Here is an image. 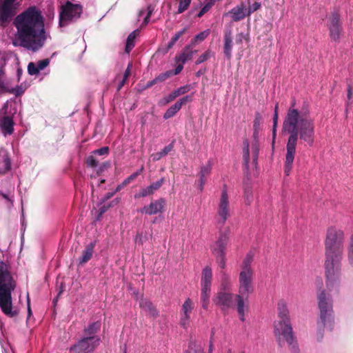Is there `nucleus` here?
Here are the masks:
<instances>
[{
	"label": "nucleus",
	"mask_w": 353,
	"mask_h": 353,
	"mask_svg": "<svg viewBox=\"0 0 353 353\" xmlns=\"http://www.w3.org/2000/svg\"><path fill=\"white\" fill-rule=\"evenodd\" d=\"M283 131L289 133L286 145L284 172L289 175L294 159L298 136L312 145L314 138V121L307 111L300 112L294 108V102L289 108L283 124Z\"/></svg>",
	"instance_id": "nucleus-1"
},
{
	"label": "nucleus",
	"mask_w": 353,
	"mask_h": 353,
	"mask_svg": "<svg viewBox=\"0 0 353 353\" xmlns=\"http://www.w3.org/2000/svg\"><path fill=\"white\" fill-rule=\"evenodd\" d=\"M14 24L17 30L12 40L14 46H20L33 52L43 48L47 36L41 11L30 6L16 17Z\"/></svg>",
	"instance_id": "nucleus-2"
},
{
	"label": "nucleus",
	"mask_w": 353,
	"mask_h": 353,
	"mask_svg": "<svg viewBox=\"0 0 353 353\" xmlns=\"http://www.w3.org/2000/svg\"><path fill=\"white\" fill-rule=\"evenodd\" d=\"M344 241L345 234L341 228L331 225L327 228L324 244L326 285L328 288L339 282Z\"/></svg>",
	"instance_id": "nucleus-3"
},
{
	"label": "nucleus",
	"mask_w": 353,
	"mask_h": 353,
	"mask_svg": "<svg viewBox=\"0 0 353 353\" xmlns=\"http://www.w3.org/2000/svg\"><path fill=\"white\" fill-rule=\"evenodd\" d=\"M254 253L249 251L243 258L241 265L239 274V294L235 295L236 309L240 319L245 320V311L248 309V301L249 295L254 292L253 281L254 278V269L252 263Z\"/></svg>",
	"instance_id": "nucleus-4"
},
{
	"label": "nucleus",
	"mask_w": 353,
	"mask_h": 353,
	"mask_svg": "<svg viewBox=\"0 0 353 353\" xmlns=\"http://www.w3.org/2000/svg\"><path fill=\"white\" fill-rule=\"evenodd\" d=\"M15 288V283L11 275L9 265L0 261V307L7 316H14L17 314L12 310V292Z\"/></svg>",
	"instance_id": "nucleus-5"
},
{
	"label": "nucleus",
	"mask_w": 353,
	"mask_h": 353,
	"mask_svg": "<svg viewBox=\"0 0 353 353\" xmlns=\"http://www.w3.org/2000/svg\"><path fill=\"white\" fill-rule=\"evenodd\" d=\"M278 320L274 322V332L279 342H286L292 350H296V345L290 325L289 311L284 302L278 304Z\"/></svg>",
	"instance_id": "nucleus-6"
},
{
	"label": "nucleus",
	"mask_w": 353,
	"mask_h": 353,
	"mask_svg": "<svg viewBox=\"0 0 353 353\" xmlns=\"http://www.w3.org/2000/svg\"><path fill=\"white\" fill-rule=\"evenodd\" d=\"M318 307L319 310L320 321L319 325L325 327L330 330L332 327L334 322V311L332 297L324 290L317 293Z\"/></svg>",
	"instance_id": "nucleus-7"
},
{
	"label": "nucleus",
	"mask_w": 353,
	"mask_h": 353,
	"mask_svg": "<svg viewBox=\"0 0 353 353\" xmlns=\"http://www.w3.org/2000/svg\"><path fill=\"white\" fill-rule=\"evenodd\" d=\"M230 241L229 230L221 232L218 239L210 246L212 254L216 261L222 270L226 267V248Z\"/></svg>",
	"instance_id": "nucleus-8"
},
{
	"label": "nucleus",
	"mask_w": 353,
	"mask_h": 353,
	"mask_svg": "<svg viewBox=\"0 0 353 353\" xmlns=\"http://www.w3.org/2000/svg\"><path fill=\"white\" fill-rule=\"evenodd\" d=\"M82 12V8L79 4L68 1L61 7L59 14V27L63 28L79 19Z\"/></svg>",
	"instance_id": "nucleus-9"
},
{
	"label": "nucleus",
	"mask_w": 353,
	"mask_h": 353,
	"mask_svg": "<svg viewBox=\"0 0 353 353\" xmlns=\"http://www.w3.org/2000/svg\"><path fill=\"white\" fill-rule=\"evenodd\" d=\"M216 214L218 216L217 223L223 226L230 217L231 210L230 205L229 194L226 185L221 190L220 198L217 205Z\"/></svg>",
	"instance_id": "nucleus-10"
},
{
	"label": "nucleus",
	"mask_w": 353,
	"mask_h": 353,
	"mask_svg": "<svg viewBox=\"0 0 353 353\" xmlns=\"http://www.w3.org/2000/svg\"><path fill=\"white\" fill-rule=\"evenodd\" d=\"M100 343L99 337H84L70 348V353H89Z\"/></svg>",
	"instance_id": "nucleus-11"
},
{
	"label": "nucleus",
	"mask_w": 353,
	"mask_h": 353,
	"mask_svg": "<svg viewBox=\"0 0 353 353\" xmlns=\"http://www.w3.org/2000/svg\"><path fill=\"white\" fill-rule=\"evenodd\" d=\"M8 104L7 101L0 110V130L4 137L11 135L14 132V122L12 117L8 115Z\"/></svg>",
	"instance_id": "nucleus-12"
},
{
	"label": "nucleus",
	"mask_w": 353,
	"mask_h": 353,
	"mask_svg": "<svg viewBox=\"0 0 353 353\" xmlns=\"http://www.w3.org/2000/svg\"><path fill=\"white\" fill-rule=\"evenodd\" d=\"M327 26L331 39L334 41H339L342 32V27L340 23V15L337 11L333 12L330 16Z\"/></svg>",
	"instance_id": "nucleus-13"
},
{
	"label": "nucleus",
	"mask_w": 353,
	"mask_h": 353,
	"mask_svg": "<svg viewBox=\"0 0 353 353\" xmlns=\"http://www.w3.org/2000/svg\"><path fill=\"white\" fill-rule=\"evenodd\" d=\"M16 1L0 0V26H3L15 14Z\"/></svg>",
	"instance_id": "nucleus-14"
},
{
	"label": "nucleus",
	"mask_w": 353,
	"mask_h": 353,
	"mask_svg": "<svg viewBox=\"0 0 353 353\" xmlns=\"http://www.w3.org/2000/svg\"><path fill=\"white\" fill-rule=\"evenodd\" d=\"M259 154V144L256 140L252 142L251 144L245 139L243 142V159L244 164L248 167L250 158L255 162L257 160Z\"/></svg>",
	"instance_id": "nucleus-15"
},
{
	"label": "nucleus",
	"mask_w": 353,
	"mask_h": 353,
	"mask_svg": "<svg viewBox=\"0 0 353 353\" xmlns=\"http://www.w3.org/2000/svg\"><path fill=\"white\" fill-rule=\"evenodd\" d=\"M233 297L231 291H220L213 298V302L222 310H227L232 306Z\"/></svg>",
	"instance_id": "nucleus-16"
},
{
	"label": "nucleus",
	"mask_w": 353,
	"mask_h": 353,
	"mask_svg": "<svg viewBox=\"0 0 353 353\" xmlns=\"http://www.w3.org/2000/svg\"><path fill=\"white\" fill-rule=\"evenodd\" d=\"M166 205V201L164 199L160 198L159 199L152 201L149 205H145L140 210V212L148 215L157 214L163 212Z\"/></svg>",
	"instance_id": "nucleus-17"
},
{
	"label": "nucleus",
	"mask_w": 353,
	"mask_h": 353,
	"mask_svg": "<svg viewBox=\"0 0 353 353\" xmlns=\"http://www.w3.org/2000/svg\"><path fill=\"white\" fill-rule=\"evenodd\" d=\"M194 308V303L190 299H187L181 308L180 324L186 327L190 323V314Z\"/></svg>",
	"instance_id": "nucleus-18"
},
{
	"label": "nucleus",
	"mask_w": 353,
	"mask_h": 353,
	"mask_svg": "<svg viewBox=\"0 0 353 353\" xmlns=\"http://www.w3.org/2000/svg\"><path fill=\"white\" fill-rule=\"evenodd\" d=\"M192 101V95H187L182 98H181L179 101H177L174 105L170 106L165 112L163 115V118L165 119H168L174 117L176 112H178L181 108L182 105L185 104L188 102H190Z\"/></svg>",
	"instance_id": "nucleus-19"
},
{
	"label": "nucleus",
	"mask_w": 353,
	"mask_h": 353,
	"mask_svg": "<svg viewBox=\"0 0 353 353\" xmlns=\"http://www.w3.org/2000/svg\"><path fill=\"white\" fill-rule=\"evenodd\" d=\"M49 59H44L36 62H30L28 65V74L33 75H38L41 71L43 70L50 64Z\"/></svg>",
	"instance_id": "nucleus-20"
},
{
	"label": "nucleus",
	"mask_w": 353,
	"mask_h": 353,
	"mask_svg": "<svg viewBox=\"0 0 353 353\" xmlns=\"http://www.w3.org/2000/svg\"><path fill=\"white\" fill-rule=\"evenodd\" d=\"M230 17L234 21H239L249 16L247 12V8L243 3H241L234 7L228 13Z\"/></svg>",
	"instance_id": "nucleus-21"
},
{
	"label": "nucleus",
	"mask_w": 353,
	"mask_h": 353,
	"mask_svg": "<svg viewBox=\"0 0 353 353\" xmlns=\"http://www.w3.org/2000/svg\"><path fill=\"white\" fill-rule=\"evenodd\" d=\"M164 179L162 178L159 181L152 183L150 185L141 189L138 193L134 195L135 199H139L141 197H145L154 194L163 185Z\"/></svg>",
	"instance_id": "nucleus-22"
},
{
	"label": "nucleus",
	"mask_w": 353,
	"mask_h": 353,
	"mask_svg": "<svg viewBox=\"0 0 353 353\" xmlns=\"http://www.w3.org/2000/svg\"><path fill=\"white\" fill-rule=\"evenodd\" d=\"M11 169V161L6 150L0 149V175L6 174Z\"/></svg>",
	"instance_id": "nucleus-23"
},
{
	"label": "nucleus",
	"mask_w": 353,
	"mask_h": 353,
	"mask_svg": "<svg viewBox=\"0 0 353 353\" xmlns=\"http://www.w3.org/2000/svg\"><path fill=\"white\" fill-rule=\"evenodd\" d=\"M223 53L227 59H230L232 51V32L228 29L225 31L223 38Z\"/></svg>",
	"instance_id": "nucleus-24"
},
{
	"label": "nucleus",
	"mask_w": 353,
	"mask_h": 353,
	"mask_svg": "<svg viewBox=\"0 0 353 353\" xmlns=\"http://www.w3.org/2000/svg\"><path fill=\"white\" fill-rule=\"evenodd\" d=\"M212 169V163L208 161L205 165L201 167L199 172V189L203 190L204 185L207 181Z\"/></svg>",
	"instance_id": "nucleus-25"
},
{
	"label": "nucleus",
	"mask_w": 353,
	"mask_h": 353,
	"mask_svg": "<svg viewBox=\"0 0 353 353\" xmlns=\"http://www.w3.org/2000/svg\"><path fill=\"white\" fill-rule=\"evenodd\" d=\"M212 281V270L210 266H205L201 272V287L211 288Z\"/></svg>",
	"instance_id": "nucleus-26"
},
{
	"label": "nucleus",
	"mask_w": 353,
	"mask_h": 353,
	"mask_svg": "<svg viewBox=\"0 0 353 353\" xmlns=\"http://www.w3.org/2000/svg\"><path fill=\"white\" fill-rule=\"evenodd\" d=\"M196 52V50H192L190 46H186L179 55L176 56L175 61L184 64L187 61L191 59Z\"/></svg>",
	"instance_id": "nucleus-27"
},
{
	"label": "nucleus",
	"mask_w": 353,
	"mask_h": 353,
	"mask_svg": "<svg viewBox=\"0 0 353 353\" xmlns=\"http://www.w3.org/2000/svg\"><path fill=\"white\" fill-rule=\"evenodd\" d=\"M94 247L95 242H91L86 245L85 250L82 252L81 257L79 259L80 264H84L91 259L94 253Z\"/></svg>",
	"instance_id": "nucleus-28"
},
{
	"label": "nucleus",
	"mask_w": 353,
	"mask_h": 353,
	"mask_svg": "<svg viewBox=\"0 0 353 353\" xmlns=\"http://www.w3.org/2000/svg\"><path fill=\"white\" fill-rule=\"evenodd\" d=\"M139 306L152 316H156L158 314L157 310L153 304L146 299L141 300Z\"/></svg>",
	"instance_id": "nucleus-29"
},
{
	"label": "nucleus",
	"mask_w": 353,
	"mask_h": 353,
	"mask_svg": "<svg viewBox=\"0 0 353 353\" xmlns=\"http://www.w3.org/2000/svg\"><path fill=\"white\" fill-rule=\"evenodd\" d=\"M101 327V323L99 321L94 322L89 324L84 329L85 337H98L96 336V333L99 330Z\"/></svg>",
	"instance_id": "nucleus-30"
},
{
	"label": "nucleus",
	"mask_w": 353,
	"mask_h": 353,
	"mask_svg": "<svg viewBox=\"0 0 353 353\" xmlns=\"http://www.w3.org/2000/svg\"><path fill=\"white\" fill-rule=\"evenodd\" d=\"M10 81L6 76L5 70L0 68V97L8 90Z\"/></svg>",
	"instance_id": "nucleus-31"
},
{
	"label": "nucleus",
	"mask_w": 353,
	"mask_h": 353,
	"mask_svg": "<svg viewBox=\"0 0 353 353\" xmlns=\"http://www.w3.org/2000/svg\"><path fill=\"white\" fill-rule=\"evenodd\" d=\"M232 280L230 276L225 272H221V290L220 291H231Z\"/></svg>",
	"instance_id": "nucleus-32"
},
{
	"label": "nucleus",
	"mask_w": 353,
	"mask_h": 353,
	"mask_svg": "<svg viewBox=\"0 0 353 353\" xmlns=\"http://www.w3.org/2000/svg\"><path fill=\"white\" fill-rule=\"evenodd\" d=\"M201 301L202 307L206 310L208 307L210 302L211 288L201 287Z\"/></svg>",
	"instance_id": "nucleus-33"
},
{
	"label": "nucleus",
	"mask_w": 353,
	"mask_h": 353,
	"mask_svg": "<svg viewBox=\"0 0 353 353\" xmlns=\"http://www.w3.org/2000/svg\"><path fill=\"white\" fill-rule=\"evenodd\" d=\"M26 89V87L23 84L17 85L16 87H13L11 81H10L8 85V90H7L6 93L12 94H14L16 97H18L21 95L25 92Z\"/></svg>",
	"instance_id": "nucleus-34"
},
{
	"label": "nucleus",
	"mask_w": 353,
	"mask_h": 353,
	"mask_svg": "<svg viewBox=\"0 0 353 353\" xmlns=\"http://www.w3.org/2000/svg\"><path fill=\"white\" fill-rule=\"evenodd\" d=\"M139 30H135L130 34L127 39L125 51L129 53L134 46V39L139 34Z\"/></svg>",
	"instance_id": "nucleus-35"
},
{
	"label": "nucleus",
	"mask_w": 353,
	"mask_h": 353,
	"mask_svg": "<svg viewBox=\"0 0 353 353\" xmlns=\"http://www.w3.org/2000/svg\"><path fill=\"white\" fill-rule=\"evenodd\" d=\"M243 198L246 205H250L253 199L252 190L251 186L246 183L243 187Z\"/></svg>",
	"instance_id": "nucleus-36"
},
{
	"label": "nucleus",
	"mask_w": 353,
	"mask_h": 353,
	"mask_svg": "<svg viewBox=\"0 0 353 353\" xmlns=\"http://www.w3.org/2000/svg\"><path fill=\"white\" fill-rule=\"evenodd\" d=\"M172 145L170 144L167 146H165L163 150H161L160 152H158L155 154H153L151 155V158L154 161H159L162 157L167 155L172 150Z\"/></svg>",
	"instance_id": "nucleus-37"
},
{
	"label": "nucleus",
	"mask_w": 353,
	"mask_h": 353,
	"mask_svg": "<svg viewBox=\"0 0 353 353\" xmlns=\"http://www.w3.org/2000/svg\"><path fill=\"white\" fill-rule=\"evenodd\" d=\"M210 34V30H204L195 36V37L192 40L191 44L196 45L198 43H200L204 41Z\"/></svg>",
	"instance_id": "nucleus-38"
},
{
	"label": "nucleus",
	"mask_w": 353,
	"mask_h": 353,
	"mask_svg": "<svg viewBox=\"0 0 353 353\" xmlns=\"http://www.w3.org/2000/svg\"><path fill=\"white\" fill-rule=\"evenodd\" d=\"M186 30L187 28H184L183 30L175 33L174 35L171 39V40L168 43V48H172L173 46L175 44V43L179 39V38L186 32Z\"/></svg>",
	"instance_id": "nucleus-39"
},
{
	"label": "nucleus",
	"mask_w": 353,
	"mask_h": 353,
	"mask_svg": "<svg viewBox=\"0 0 353 353\" xmlns=\"http://www.w3.org/2000/svg\"><path fill=\"white\" fill-rule=\"evenodd\" d=\"M192 88V85L190 84L181 86L179 88L174 90L173 91L174 94L176 96V97H178L180 95L184 94L187 92H188Z\"/></svg>",
	"instance_id": "nucleus-40"
},
{
	"label": "nucleus",
	"mask_w": 353,
	"mask_h": 353,
	"mask_svg": "<svg viewBox=\"0 0 353 353\" xmlns=\"http://www.w3.org/2000/svg\"><path fill=\"white\" fill-rule=\"evenodd\" d=\"M347 259L350 265L353 266V234L350 237L347 247Z\"/></svg>",
	"instance_id": "nucleus-41"
},
{
	"label": "nucleus",
	"mask_w": 353,
	"mask_h": 353,
	"mask_svg": "<svg viewBox=\"0 0 353 353\" xmlns=\"http://www.w3.org/2000/svg\"><path fill=\"white\" fill-rule=\"evenodd\" d=\"M143 170V167L142 166L139 170L135 172L134 173H133L130 176H129L128 178H126L123 181V185H127L131 181L134 180L142 172Z\"/></svg>",
	"instance_id": "nucleus-42"
},
{
	"label": "nucleus",
	"mask_w": 353,
	"mask_h": 353,
	"mask_svg": "<svg viewBox=\"0 0 353 353\" xmlns=\"http://www.w3.org/2000/svg\"><path fill=\"white\" fill-rule=\"evenodd\" d=\"M176 98V96L174 94V92H172V93H170L168 96H165L163 99H161L159 101V104L160 105H165L168 103H169L172 102V101H174Z\"/></svg>",
	"instance_id": "nucleus-43"
},
{
	"label": "nucleus",
	"mask_w": 353,
	"mask_h": 353,
	"mask_svg": "<svg viewBox=\"0 0 353 353\" xmlns=\"http://www.w3.org/2000/svg\"><path fill=\"white\" fill-rule=\"evenodd\" d=\"M191 1L192 0H180L178 7V13H182L186 10L189 7Z\"/></svg>",
	"instance_id": "nucleus-44"
},
{
	"label": "nucleus",
	"mask_w": 353,
	"mask_h": 353,
	"mask_svg": "<svg viewBox=\"0 0 353 353\" xmlns=\"http://www.w3.org/2000/svg\"><path fill=\"white\" fill-rule=\"evenodd\" d=\"M261 5L259 2H254L253 4L250 5L248 8H247V12L248 15L250 16L254 12L258 10L261 8Z\"/></svg>",
	"instance_id": "nucleus-45"
},
{
	"label": "nucleus",
	"mask_w": 353,
	"mask_h": 353,
	"mask_svg": "<svg viewBox=\"0 0 353 353\" xmlns=\"http://www.w3.org/2000/svg\"><path fill=\"white\" fill-rule=\"evenodd\" d=\"M213 6L210 3V2L208 0V1L204 4L203 7L201 8L200 12L198 13V17H201L205 13H206Z\"/></svg>",
	"instance_id": "nucleus-46"
},
{
	"label": "nucleus",
	"mask_w": 353,
	"mask_h": 353,
	"mask_svg": "<svg viewBox=\"0 0 353 353\" xmlns=\"http://www.w3.org/2000/svg\"><path fill=\"white\" fill-rule=\"evenodd\" d=\"M210 51L207 50L203 54H202L201 55L199 56V57L198 58V59L196 61V63L200 64V63L205 61L206 60H208L210 58Z\"/></svg>",
	"instance_id": "nucleus-47"
},
{
	"label": "nucleus",
	"mask_w": 353,
	"mask_h": 353,
	"mask_svg": "<svg viewBox=\"0 0 353 353\" xmlns=\"http://www.w3.org/2000/svg\"><path fill=\"white\" fill-rule=\"evenodd\" d=\"M172 74H173V71L170 70V71H167L164 73L161 74L156 78L158 81H163L165 79H167L168 77H170L171 75H173Z\"/></svg>",
	"instance_id": "nucleus-48"
},
{
	"label": "nucleus",
	"mask_w": 353,
	"mask_h": 353,
	"mask_svg": "<svg viewBox=\"0 0 353 353\" xmlns=\"http://www.w3.org/2000/svg\"><path fill=\"white\" fill-rule=\"evenodd\" d=\"M347 105L350 106L352 104V98L353 97V88L350 85H347Z\"/></svg>",
	"instance_id": "nucleus-49"
},
{
	"label": "nucleus",
	"mask_w": 353,
	"mask_h": 353,
	"mask_svg": "<svg viewBox=\"0 0 353 353\" xmlns=\"http://www.w3.org/2000/svg\"><path fill=\"white\" fill-rule=\"evenodd\" d=\"M279 118V114H274L273 117V128H272V135L273 139H275L276 134V125H277V121Z\"/></svg>",
	"instance_id": "nucleus-50"
},
{
	"label": "nucleus",
	"mask_w": 353,
	"mask_h": 353,
	"mask_svg": "<svg viewBox=\"0 0 353 353\" xmlns=\"http://www.w3.org/2000/svg\"><path fill=\"white\" fill-rule=\"evenodd\" d=\"M132 67V63H128V68H127V69L125 70V73H124V79H123V82H122V83H121V86L123 85V83H124L125 81V80L128 78V77L130 76V72H131Z\"/></svg>",
	"instance_id": "nucleus-51"
},
{
	"label": "nucleus",
	"mask_w": 353,
	"mask_h": 353,
	"mask_svg": "<svg viewBox=\"0 0 353 353\" xmlns=\"http://www.w3.org/2000/svg\"><path fill=\"white\" fill-rule=\"evenodd\" d=\"M108 150H109V149L108 147H103L99 150H95L94 153L97 154L99 155H104V154H108Z\"/></svg>",
	"instance_id": "nucleus-52"
},
{
	"label": "nucleus",
	"mask_w": 353,
	"mask_h": 353,
	"mask_svg": "<svg viewBox=\"0 0 353 353\" xmlns=\"http://www.w3.org/2000/svg\"><path fill=\"white\" fill-rule=\"evenodd\" d=\"M6 63V55L0 52V68L4 69V66Z\"/></svg>",
	"instance_id": "nucleus-53"
},
{
	"label": "nucleus",
	"mask_w": 353,
	"mask_h": 353,
	"mask_svg": "<svg viewBox=\"0 0 353 353\" xmlns=\"http://www.w3.org/2000/svg\"><path fill=\"white\" fill-rule=\"evenodd\" d=\"M87 164L90 167H96L97 161L92 157H90L87 159Z\"/></svg>",
	"instance_id": "nucleus-54"
},
{
	"label": "nucleus",
	"mask_w": 353,
	"mask_h": 353,
	"mask_svg": "<svg viewBox=\"0 0 353 353\" xmlns=\"http://www.w3.org/2000/svg\"><path fill=\"white\" fill-rule=\"evenodd\" d=\"M176 63L178 65L176 67L174 71H173V74H172L173 75H176V74H179L182 71V70L183 68V65L184 64L181 63Z\"/></svg>",
	"instance_id": "nucleus-55"
},
{
	"label": "nucleus",
	"mask_w": 353,
	"mask_h": 353,
	"mask_svg": "<svg viewBox=\"0 0 353 353\" xmlns=\"http://www.w3.org/2000/svg\"><path fill=\"white\" fill-rule=\"evenodd\" d=\"M150 14H151V12L150 11L148 12L146 16L143 19V23H142L143 25L145 26L148 23L149 19L150 17Z\"/></svg>",
	"instance_id": "nucleus-56"
},
{
	"label": "nucleus",
	"mask_w": 353,
	"mask_h": 353,
	"mask_svg": "<svg viewBox=\"0 0 353 353\" xmlns=\"http://www.w3.org/2000/svg\"><path fill=\"white\" fill-rule=\"evenodd\" d=\"M135 241L139 243H141V244L143 243V238H142V234H138L136 236Z\"/></svg>",
	"instance_id": "nucleus-57"
},
{
	"label": "nucleus",
	"mask_w": 353,
	"mask_h": 353,
	"mask_svg": "<svg viewBox=\"0 0 353 353\" xmlns=\"http://www.w3.org/2000/svg\"><path fill=\"white\" fill-rule=\"evenodd\" d=\"M243 38V33H240L237 36H236V43L238 42H241L242 41V39Z\"/></svg>",
	"instance_id": "nucleus-58"
},
{
	"label": "nucleus",
	"mask_w": 353,
	"mask_h": 353,
	"mask_svg": "<svg viewBox=\"0 0 353 353\" xmlns=\"http://www.w3.org/2000/svg\"><path fill=\"white\" fill-rule=\"evenodd\" d=\"M159 82L157 80V78H155L154 79H153L152 81H150L147 83V87L149 88L152 85H153L154 84H155L156 83Z\"/></svg>",
	"instance_id": "nucleus-59"
},
{
	"label": "nucleus",
	"mask_w": 353,
	"mask_h": 353,
	"mask_svg": "<svg viewBox=\"0 0 353 353\" xmlns=\"http://www.w3.org/2000/svg\"><path fill=\"white\" fill-rule=\"evenodd\" d=\"M28 316H30L32 314V312H31V309H30V300H29L28 296Z\"/></svg>",
	"instance_id": "nucleus-60"
},
{
	"label": "nucleus",
	"mask_w": 353,
	"mask_h": 353,
	"mask_svg": "<svg viewBox=\"0 0 353 353\" xmlns=\"http://www.w3.org/2000/svg\"><path fill=\"white\" fill-rule=\"evenodd\" d=\"M145 11L144 10H142L139 13V20H140V18L145 14Z\"/></svg>",
	"instance_id": "nucleus-61"
},
{
	"label": "nucleus",
	"mask_w": 353,
	"mask_h": 353,
	"mask_svg": "<svg viewBox=\"0 0 353 353\" xmlns=\"http://www.w3.org/2000/svg\"><path fill=\"white\" fill-rule=\"evenodd\" d=\"M276 113L279 114V105L278 104H276L275 105V108H274V114H276Z\"/></svg>",
	"instance_id": "nucleus-62"
},
{
	"label": "nucleus",
	"mask_w": 353,
	"mask_h": 353,
	"mask_svg": "<svg viewBox=\"0 0 353 353\" xmlns=\"http://www.w3.org/2000/svg\"><path fill=\"white\" fill-rule=\"evenodd\" d=\"M125 185H123V183L120 185H119L117 188V191H119L123 187H124Z\"/></svg>",
	"instance_id": "nucleus-63"
},
{
	"label": "nucleus",
	"mask_w": 353,
	"mask_h": 353,
	"mask_svg": "<svg viewBox=\"0 0 353 353\" xmlns=\"http://www.w3.org/2000/svg\"><path fill=\"white\" fill-rule=\"evenodd\" d=\"M257 125H259V121L257 120V119H256L254 121V127H256Z\"/></svg>",
	"instance_id": "nucleus-64"
}]
</instances>
